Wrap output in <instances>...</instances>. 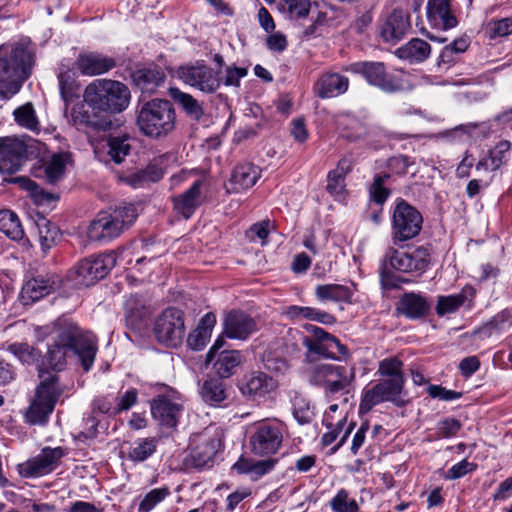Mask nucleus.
Segmentation results:
<instances>
[{
  "mask_svg": "<svg viewBox=\"0 0 512 512\" xmlns=\"http://www.w3.org/2000/svg\"><path fill=\"white\" fill-rule=\"evenodd\" d=\"M59 90L62 99L69 103L78 96L79 84L76 80V72L67 68L61 69L58 74Z\"/></svg>",
  "mask_w": 512,
  "mask_h": 512,
  "instance_id": "37998d69",
  "label": "nucleus"
},
{
  "mask_svg": "<svg viewBox=\"0 0 512 512\" xmlns=\"http://www.w3.org/2000/svg\"><path fill=\"white\" fill-rule=\"evenodd\" d=\"M27 159V146L17 138H0V174L18 172Z\"/></svg>",
  "mask_w": 512,
  "mask_h": 512,
  "instance_id": "dca6fc26",
  "label": "nucleus"
},
{
  "mask_svg": "<svg viewBox=\"0 0 512 512\" xmlns=\"http://www.w3.org/2000/svg\"><path fill=\"white\" fill-rule=\"evenodd\" d=\"M150 409L153 419L162 428L172 429L178 425L184 405L179 394L169 391L153 398Z\"/></svg>",
  "mask_w": 512,
  "mask_h": 512,
  "instance_id": "f8f14e48",
  "label": "nucleus"
},
{
  "mask_svg": "<svg viewBox=\"0 0 512 512\" xmlns=\"http://www.w3.org/2000/svg\"><path fill=\"white\" fill-rule=\"evenodd\" d=\"M389 177L390 174L388 173L377 174L370 186V198L379 205H382L390 195V190L385 187V182Z\"/></svg>",
  "mask_w": 512,
  "mask_h": 512,
  "instance_id": "603ef678",
  "label": "nucleus"
},
{
  "mask_svg": "<svg viewBox=\"0 0 512 512\" xmlns=\"http://www.w3.org/2000/svg\"><path fill=\"white\" fill-rule=\"evenodd\" d=\"M429 304L420 294L405 293L399 300L397 310L410 319H417L426 315L429 311Z\"/></svg>",
  "mask_w": 512,
  "mask_h": 512,
  "instance_id": "c85d7f7f",
  "label": "nucleus"
},
{
  "mask_svg": "<svg viewBox=\"0 0 512 512\" xmlns=\"http://www.w3.org/2000/svg\"><path fill=\"white\" fill-rule=\"evenodd\" d=\"M429 262L430 254L425 247L421 246L407 251L389 248L380 271L383 288L394 289L398 287L399 278L393 274L392 270L404 273L423 272Z\"/></svg>",
  "mask_w": 512,
  "mask_h": 512,
  "instance_id": "7ed1b4c3",
  "label": "nucleus"
},
{
  "mask_svg": "<svg viewBox=\"0 0 512 512\" xmlns=\"http://www.w3.org/2000/svg\"><path fill=\"white\" fill-rule=\"evenodd\" d=\"M68 159L66 153L54 154L51 157L45 166V175L49 183L54 184L63 177Z\"/></svg>",
  "mask_w": 512,
  "mask_h": 512,
  "instance_id": "de8ad7c7",
  "label": "nucleus"
},
{
  "mask_svg": "<svg viewBox=\"0 0 512 512\" xmlns=\"http://www.w3.org/2000/svg\"><path fill=\"white\" fill-rule=\"evenodd\" d=\"M202 181H195L189 189L173 198L175 211L188 219L202 203Z\"/></svg>",
  "mask_w": 512,
  "mask_h": 512,
  "instance_id": "393cba45",
  "label": "nucleus"
},
{
  "mask_svg": "<svg viewBox=\"0 0 512 512\" xmlns=\"http://www.w3.org/2000/svg\"><path fill=\"white\" fill-rule=\"evenodd\" d=\"M269 222L262 221L259 223L253 224L250 229L247 231V236L251 241H256L257 239L261 241V244H265V240L269 234Z\"/></svg>",
  "mask_w": 512,
  "mask_h": 512,
  "instance_id": "774afa93",
  "label": "nucleus"
},
{
  "mask_svg": "<svg viewBox=\"0 0 512 512\" xmlns=\"http://www.w3.org/2000/svg\"><path fill=\"white\" fill-rule=\"evenodd\" d=\"M220 446L221 441L216 434L203 432L193 436L190 453L192 464L196 468L211 466Z\"/></svg>",
  "mask_w": 512,
  "mask_h": 512,
  "instance_id": "a211bd4d",
  "label": "nucleus"
},
{
  "mask_svg": "<svg viewBox=\"0 0 512 512\" xmlns=\"http://www.w3.org/2000/svg\"><path fill=\"white\" fill-rule=\"evenodd\" d=\"M327 191L334 197L340 198L344 193L345 176L333 171L329 172L327 177Z\"/></svg>",
  "mask_w": 512,
  "mask_h": 512,
  "instance_id": "680f3d73",
  "label": "nucleus"
},
{
  "mask_svg": "<svg viewBox=\"0 0 512 512\" xmlns=\"http://www.w3.org/2000/svg\"><path fill=\"white\" fill-rule=\"evenodd\" d=\"M83 97L93 110L116 114L128 107L131 95L129 88L119 81L97 79L86 87Z\"/></svg>",
  "mask_w": 512,
  "mask_h": 512,
  "instance_id": "f03ea898",
  "label": "nucleus"
},
{
  "mask_svg": "<svg viewBox=\"0 0 512 512\" xmlns=\"http://www.w3.org/2000/svg\"><path fill=\"white\" fill-rule=\"evenodd\" d=\"M277 382L263 372H254L248 376L240 385L243 395L251 398L263 397L273 391Z\"/></svg>",
  "mask_w": 512,
  "mask_h": 512,
  "instance_id": "a878e982",
  "label": "nucleus"
},
{
  "mask_svg": "<svg viewBox=\"0 0 512 512\" xmlns=\"http://www.w3.org/2000/svg\"><path fill=\"white\" fill-rule=\"evenodd\" d=\"M176 74L185 84L204 93H214L221 84L218 73L200 62L180 66Z\"/></svg>",
  "mask_w": 512,
  "mask_h": 512,
  "instance_id": "4468645a",
  "label": "nucleus"
},
{
  "mask_svg": "<svg viewBox=\"0 0 512 512\" xmlns=\"http://www.w3.org/2000/svg\"><path fill=\"white\" fill-rule=\"evenodd\" d=\"M490 37H504L512 33V19L503 18L489 24Z\"/></svg>",
  "mask_w": 512,
  "mask_h": 512,
  "instance_id": "0e129e2a",
  "label": "nucleus"
},
{
  "mask_svg": "<svg viewBox=\"0 0 512 512\" xmlns=\"http://www.w3.org/2000/svg\"><path fill=\"white\" fill-rule=\"evenodd\" d=\"M36 227L41 249L44 253H47L60 239V230L45 217H39L37 219Z\"/></svg>",
  "mask_w": 512,
  "mask_h": 512,
  "instance_id": "58836bf2",
  "label": "nucleus"
},
{
  "mask_svg": "<svg viewBox=\"0 0 512 512\" xmlns=\"http://www.w3.org/2000/svg\"><path fill=\"white\" fill-rule=\"evenodd\" d=\"M286 315L291 319H309L325 325L336 322L332 314L313 307L290 306L286 310Z\"/></svg>",
  "mask_w": 512,
  "mask_h": 512,
  "instance_id": "4c0bfd02",
  "label": "nucleus"
},
{
  "mask_svg": "<svg viewBox=\"0 0 512 512\" xmlns=\"http://www.w3.org/2000/svg\"><path fill=\"white\" fill-rule=\"evenodd\" d=\"M428 394L432 398H437L443 401H453L459 399L462 394L457 391L448 390L439 385H431L428 387Z\"/></svg>",
  "mask_w": 512,
  "mask_h": 512,
  "instance_id": "338daca9",
  "label": "nucleus"
},
{
  "mask_svg": "<svg viewBox=\"0 0 512 512\" xmlns=\"http://www.w3.org/2000/svg\"><path fill=\"white\" fill-rule=\"evenodd\" d=\"M61 394L62 389L56 375L43 378L26 410V422L31 425L46 424Z\"/></svg>",
  "mask_w": 512,
  "mask_h": 512,
  "instance_id": "0eeeda50",
  "label": "nucleus"
},
{
  "mask_svg": "<svg viewBox=\"0 0 512 512\" xmlns=\"http://www.w3.org/2000/svg\"><path fill=\"white\" fill-rule=\"evenodd\" d=\"M261 175V169L252 163L237 165L225 184L228 193H239L251 188Z\"/></svg>",
  "mask_w": 512,
  "mask_h": 512,
  "instance_id": "412c9836",
  "label": "nucleus"
},
{
  "mask_svg": "<svg viewBox=\"0 0 512 512\" xmlns=\"http://www.w3.org/2000/svg\"><path fill=\"white\" fill-rule=\"evenodd\" d=\"M92 412H99L107 415H116V403L111 396H100L94 399L92 403Z\"/></svg>",
  "mask_w": 512,
  "mask_h": 512,
  "instance_id": "052dcab7",
  "label": "nucleus"
},
{
  "mask_svg": "<svg viewBox=\"0 0 512 512\" xmlns=\"http://www.w3.org/2000/svg\"><path fill=\"white\" fill-rule=\"evenodd\" d=\"M396 55L400 59L409 62H422L430 55V45L419 38L411 39L408 43L396 50Z\"/></svg>",
  "mask_w": 512,
  "mask_h": 512,
  "instance_id": "e433bc0d",
  "label": "nucleus"
},
{
  "mask_svg": "<svg viewBox=\"0 0 512 512\" xmlns=\"http://www.w3.org/2000/svg\"><path fill=\"white\" fill-rule=\"evenodd\" d=\"M55 343L69 347L79 359L84 371H89L93 366L97 353V344L94 336L84 333L70 319L59 318L53 323Z\"/></svg>",
  "mask_w": 512,
  "mask_h": 512,
  "instance_id": "20e7f679",
  "label": "nucleus"
},
{
  "mask_svg": "<svg viewBox=\"0 0 512 512\" xmlns=\"http://www.w3.org/2000/svg\"><path fill=\"white\" fill-rule=\"evenodd\" d=\"M216 324L213 313H206L200 320L196 329L188 336L187 343L194 350L202 349L211 337L212 329Z\"/></svg>",
  "mask_w": 512,
  "mask_h": 512,
  "instance_id": "72a5a7b5",
  "label": "nucleus"
},
{
  "mask_svg": "<svg viewBox=\"0 0 512 512\" xmlns=\"http://www.w3.org/2000/svg\"><path fill=\"white\" fill-rule=\"evenodd\" d=\"M403 363L397 358H386L379 362L378 373L386 379H399L404 384Z\"/></svg>",
  "mask_w": 512,
  "mask_h": 512,
  "instance_id": "8fccbe9b",
  "label": "nucleus"
},
{
  "mask_svg": "<svg viewBox=\"0 0 512 512\" xmlns=\"http://www.w3.org/2000/svg\"><path fill=\"white\" fill-rule=\"evenodd\" d=\"M55 284V281L45 279L42 276H37L27 281L23 286L20 294L23 304H32L33 302L50 294L54 289Z\"/></svg>",
  "mask_w": 512,
  "mask_h": 512,
  "instance_id": "cd10ccee",
  "label": "nucleus"
},
{
  "mask_svg": "<svg viewBox=\"0 0 512 512\" xmlns=\"http://www.w3.org/2000/svg\"><path fill=\"white\" fill-rule=\"evenodd\" d=\"M69 347L54 343L48 349L47 362L48 365L56 371H61L66 366L67 352Z\"/></svg>",
  "mask_w": 512,
  "mask_h": 512,
  "instance_id": "5fc2aeb1",
  "label": "nucleus"
},
{
  "mask_svg": "<svg viewBox=\"0 0 512 512\" xmlns=\"http://www.w3.org/2000/svg\"><path fill=\"white\" fill-rule=\"evenodd\" d=\"M256 331V321L245 312L233 310L224 318L223 335L227 338L244 341Z\"/></svg>",
  "mask_w": 512,
  "mask_h": 512,
  "instance_id": "6ab92c4d",
  "label": "nucleus"
},
{
  "mask_svg": "<svg viewBox=\"0 0 512 512\" xmlns=\"http://www.w3.org/2000/svg\"><path fill=\"white\" fill-rule=\"evenodd\" d=\"M6 350L14 355L21 363L32 365L38 363L41 353L27 343L9 344Z\"/></svg>",
  "mask_w": 512,
  "mask_h": 512,
  "instance_id": "49530a36",
  "label": "nucleus"
},
{
  "mask_svg": "<svg viewBox=\"0 0 512 512\" xmlns=\"http://www.w3.org/2000/svg\"><path fill=\"white\" fill-rule=\"evenodd\" d=\"M171 494L169 488L160 487L149 491L141 500L138 512H150Z\"/></svg>",
  "mask_w": 512,
  "mask_h": 512,
  "instance_id": "09e8293b",
  "label": "nucleus"
},
{
  "mask_svg": "<svg viewBox=\"0 0 512 512\" xmlns=\"http://www.w3.org/2000/svg\"><path fill=\"white\" fill-rule=\"evenodd\" d=\"M315 296L318 301L352 303L353 290L340 284H323L315 287Z\"/></svg>",
  "mask_w": 512,
  "mask_h": 512,
  "instance_id": "7c9ffc66",
  "label": "nucleus"
},
{
  "mask_svg": "<svg viewBox=\"0 0 512 512\" xmlns=\"http://www.w3.org/2000/svg\"><path fill=\"white\" fill-rule=\"evenodd\" d=\"M0 231L14 241L22 240L24 237L18 216L10 210L0 211Z\"/></svg>",
  "mask_w": 512,
  "mask_h": 512,
  "instance_id": "ea45409f",
  "label": "nucleus"
},
{
  "mask_svg": "<svg viewBox=\"0 0 512 512\" xmlns=\"http://www.w3.org/2000/svg\"><path fill=\"white\" fill-rule=\"evenodd\" d=\"M420 212L404 200H399L392 213V240L394 244L416 237L421 231Z\"/></svg>",
  "mask_w": 512,
  "mask_h": 512,
  "instance_id": "6e6552de",
  "label": "nucleus"
},
{
  "mask_svg": "<svg viewBox=\"0 0 512 512\" xmlns=\"http://www.w3.org/2000/svg\"><path fill=\"white\" fill-rule=\"evenodd\" d=\"M162 177V174L154 168L136 171L124 178V181L133 188L143 187L147 183L156 182Z\"/></svg>",
  "mask_w": 512,
  "mask_h": 512,
  "instance_id": "3c124183",
  "label": "nucleus"
},
{
  "mask_svg": "<svg viewBox=\"0 0 512 512\" xmlns=\"http://www.w3.org/2000/svg\"><path fill=\"white\" fill-rule=\"evenodd\" d=\"M64 456L62 448L46 447L37 456L19 465V472L26 478L40 477L49 474L58 466Z\"/></svg>",
  "mask_w": 512,
  "mask_h": 512,
  "instance_id": "f3484780",
  "label": "nucleus"
},
{
  "mask_svg": "<svg viewBox=\"0 0 512 512\" xmlns=\"http://www.w3.org/2000/svg\"><path fill=\"white\" fill-rule=\"evenodd\" d=\"M115 65L114 59L96 52L81 53L76 60L77 69L87 76L104 74Z\"/></svg>",
  "mask_w": 512,
  "mask_h": 512,
  "instance_id": "4be33fe9",
  "label": "nucleus"
},
{
  "mask_svg": "<svg viewBox=\"0 0 512 512\" xmlns=\"http://www.w3.org/2000/svg\"><path fill=\"white\" fill-rule=\"evenodd\" d=\"M164 74L156 69H145L139 72L138 80L143 83V89L151 90L164 81Z\"/></svg>",
  "mask_w": 512,
  "mask_h": 512,
  "instance_id": "13d9d810",
  "label": "nucleus"
},
{
  "mask_svg": "<svg viewBox=\"0 0 512 512\" xmlns=\"http://www.w3.org/2000/svg\"><path fill=\"white\" fill-rule=\"evenodd\" d=\"M275 463L276 461L273 459L254 460L241 457L233 465V469L241 474H249L251 479L257 480L265 474L269 473L273 469Z\"/></svg>",
  "mask_w": 512,
  "mask_h": 512,
  "instance_id": "f704fd0d",
  "label": "nucleus"
},
{
  "mask_svg": "<svg viewBox=\"0 0 512 512\" xmlns=\"http://www.w3.org/2000/svg\"><path fill=\"white\" fill-rule=\"evenodd\" d=\"M330 506L334 512H357L358 504L354 499H350L348 492L344 489L338 493L330 501Z\"/></svg>",
  "mask_w": 512,
  "mask_h": 512,
  "instance_id": "6e6d98bb",
  "label": "nucleus"
},
{
  "mask_svg": "<svg viewBox=\"0 0 512 512\" xmlns=\"http://www.w3.org/2000/svg\"><path fill=\"white\" fill-rule=\"evenodd\" d=\"M213 368L220 378L233 375L243 361V356L237 350H223L213 360Z\"/></svg>",
  "mask_w": 512,
  "mask_h": 512,
  "instance_id": "2f4dec72",
  "label": "nucleus"
},
{
  "mask_svg": "<svg viewBox=\"0 0 512 512\" xmlns=\"http://www.w3.org/2000/svg\"><path fill=\"white\" fill-rule=\"evenodd\" d=\"M33 64L31 51L21 45L0 47V96L10 98L29 77Z\"/></svg>",
  "mask_w": 512,
  "mask_h": 512,
  "instance_id": "f257e3e1",
  "label": "nucleus"
},
{
  "mask_svg": "<svg viewBox=\"0 0 512 512\" xmlns=\"http://www.w3.org/2000/svg\"><path fill=\"white\" fill-rule=\"evenodd\" d=\"M116 263L117 255L113 251L95 258H86L70 271L69 277L76 286H90L104 278Z\"/></svg>",
  "mask_w": 512,
  "mask_h": 512,
  "instance_id": "1a4fd4ad",
  "label": "nucleus"
},
{
  "mask_svg": "<svg viewBox=\"0 0 512 512\" xmlns=\"http://www.w3.org/2000/svg\"><path fill=\"white\" fill-rule=\"evenodd\" d=\"M130 137L127 135L110 137L107 141V154L117 164L121 163L130 153Z\"/></svg>",
  "mask_w": 512,
  "mask_h": 512,
  "instance_id": "a18cd8bd",
  "label": "nucleus"
},
{
  "mask_svg": "<svg viewBox=\"0 0 512 512\" xmlns=\"http://www.w3.org/2000/svg\"><path fill=\"white\" fill-rule=\"evenodd\" d=\"M154 332L157 340L167 346L177 347L185 336L183 313L177 308H168L156 319Z\"/></svg>",
  "mask_w": 512,
  "mask_h": 512,
  "instance_id": "9b49d317",
  "label": "nucleus"
},
{
  "mask_svg": "<svg viewBox=\"0 0 512 512\" xmlns=\"http://www.w3.org/2000/svg\"><path fill=\"white\" fill-rule=\"evenodd\" d=\"M176 115L168 100L152 99L143 103L138 111L136 124L139 130L151 138L168 135L175 128Z\"/></svg>",
  "mask_w": 512,
  "mask_h": 512,
  "instance_id": "39448f33",
  "label": "nucleus"
},
{
  "mask_svg": "<svg viewBox=\"0 0 512 512\" xmlns=\"http://www.w3.org/2000/svg\"><path fill=\"white\" fill-rule=\"evenodd\" d=\"M427 17L431 24L448 30L457 26V18L451 11V0H428Z\"/></svg>",
  "mask_w": 512,
  "mask_h": 512,
  "instance_id": "5701e85b",
  "label": "nucleus"
},
{
  "mask_svg": "<svg viewBox=\"0 0 512 512\" xmlns=\"http://www.w3.org/2000/svg\"><path fill=\"white\" fill-rule=\"evenodd\" d=\"M404 384L399 379H382L372 386L363 390L360 403V412L367 413L374 406L382 402H393L400 405V394Z\"/></svg>",
  "mask_w": 512,
  "mask_h": 512,
  "instance_id": "ddd939ff",
  "label": "nucleus"
},
{
  "mask_svg": "<svg viewBox=\"0 0 512 512\" xmlns=\"http://www.w3.org/2000/svg\"><path fill=\"white\" fill-rule=\"evenodd\" d=\"M285 7L294 17H305L310 10L309 0H284Z\"/></svg>",
  "mask_w": 512,
  "mask_h": 512,
  "instance_id": "69168bd1",
  "label": "nucleus"
},
{
  "mask_svg": "<svg viewBox=\"0 0 512 512\" xmlns=\"http://www.w3.org/2000/svg\"><path fill=\"white\" fill-rule=\"evenodd\" d=\"M170 95L179 104L185 113L193 120H199L203 116V108L200 103L190 94L180 91L178 88H171Z\"/></svg>",
  "mask_w": 512,
  "mask_h": 512,
  "instance_id": "a19ab883",
  "label": "nucleus"
},
{
  "mask_svg": "<svg viewBox=\"0 0 512 512\" xmlns=\"http://www.w3.org/2000/svg\"><path fill=\"white\" fill-rule=\"evenodd\" d=\"M201 395L206 403L213 406L219 405L227 397L224 384L217 379L205 381L201 388Z\"/></svg>",
  "mask_w": 512,
  "mask_h": 512,
  "instance_id": "c03bdc74",
  "label": "nucleus"
},
{
  "mask_svg": "<svg viewBox=\"0 0 512 512\" xmlns=\"http://www.w3.org/2000/svg\"><path fill=\"white\" fill-rule=\"evenodd\" d=\"M293 414L299 424L310 423L314 417V409L304 398H295Z\"/></svg>",
  "mask_w": 512,
  "mask_h": 512,
  "instance_id": "4d7b16f0",
  "label": "nucleus"
},
{
  "mask_svg": "<svg viewBox=\"0 0 512 512\" xmlns=\"http://www.w3.org/2000/svg\"><path fill=\"white\" fill-rule=\"evenodd\" d=\"M410 28L408 15L402 9H394L381 27V36L386 42L403 38Z\"/></svg>",
  "mask_w": 512,
  "mask_h": 512,
  "instance_id": "b1692460",
  "label": "nucleus"
},
{
  "mask_svg": "<svg viewBox=\"0 0 512 512\" xmlns=\"http://www.w3.org/2000/svg\"><path fill=\"white\" fill-rule=\"evenodd\" d=\"M348 85L347 77L338 73H326L319 78L314 89L320 98H331L345 93Z\"/></svg>",
  "mask_w": 512,
  "mask_h": 512,
  "instance_id": "bb28decb",
  "label": "nucleus"
},
{
  "mask_svg": "<svg viewBox=\"0 0 512 512\" xmlns=\"http://www.w3.org/2000/svg\"><path fill=\"white\" fill-rule=\"evenodd\" d=\"M15 122L22 128L39 132L40 122L32 103L27 102L13 111Z\"/></svg>",
  "mask_w": 512,
  "mask_h": 512,
  "instance_id": "79ce46f5",
  "label": "nucleus"
},
{
  "mask_svg": "<svg viewBox=\"0 0 512 512\" xmlns=\"http://www.w3.org/2000/svg\"><path fill=\"white\" fill-rule=\"evenodd\" d=\"M125 318L127 325L132 329H137L145 319L146 301L139 295H130L125 303Z\"/></svg>",
  "mask_w": 512,
  "mask_h": 512,
  "instance_id": "c9c22d12",
  "label": "nucleus"
},
{
  "mask_svg": "<svg viewBox=\"0 0 512 512\" xmlns=\"http://www.w3.org/2000/svg\"><path fill=\"white\" fill-rule=\"evenodd\" d=\"M158 445L157 437L137 438L129 445L127 459L133 463L144 462L156 453Z\"/></svg>",
  "mask_w": 512,
  "mask_h": 512,
  "instance_id": "c756f323",
  "label": "nucleus"
},
{
  "mask_svg": "<svg viewBox=\"0 0 512 512\" xmlns=\"http://www.w3.org/2000/svg\"><path fill=\"white\" fill-rule=\"evenodd\" d=\"M475 295V289L471 286H466L458 294L439 296L437 299L436 313L439 316L454 313L466 301L471 300Z\"/></svg>",
  "mask_w": 512,
  "mask_h": 512,
  "instance_id": "473e14b6",
  "label": "nucleus"
},
{
  "mask_svg": "<svg viewBox=\"0 0 512 512\" xmlns=\"http://www.w3.org/2000/svg\"><path fill=\"white\" fill-rule=\"evenodd\" d=\"M113 218H117L118 227L121 232L129 227L137 218V210L133 204H124L110 212Z\"/></svg>",
  "mask_w": 512,
  "mask_h": 512,
  "instance_id": "864d4df0",
  "label": "nucleus"
},
{
  "mask_svg": "<svg viewBox=\"0 0 512 512\" xmlns=\"http://www.w3.org/2000/svg\"><path fill=\"white\" fill-rule=\"evenodd\" d=\"M286 425L279 420H262L248 431V446L252 454L260 457L276 454L282 447Z\"/></svg>",
  "mask_w": 512,
  "mask_h": 512,
  "instance_id": "423d86ee",
  "label": "nucleus"
},
{
  "mask_svg": "<svg viewBox=\"0 0 512 512\" xmlns=\"http://www.w3.org/2000/svg\"><path fill=\"white\" fill-rule=\"evenodd\" d=\"M117 225V218H113L110 212H100L88 226L87 237L93 242L110 241L122 233Z\"/></svg>",
  "mask_w": 512,
  "mask_h": 512,
  "instance_id": "aec40b11",
  "label": "nucleus"
},
{
  "mask_svg": "<svg viewBox=\"0 0 512 512\" xmlns=\"http://www.w3.org/2000/svg\"><path fill=\"white\" fill-rule=\"evenodd\" d=\"M138 392L135 388H130L117 398L116 412L117 414L129 410L137 403Z\"/></svg>",
  "mask_w": 512,
  "mask_h": 512,
  "instance_id": "e2e57ef3",
  "label": "nucleus"
},
{
  "mask_svg": "<svg viewBox=\"0 0 512 512\" xmlns=\"http://www.w3.org/2000/svg\"><path fill=\"white\" fill-rule=\"evenodd\" d=\"M477 465L473 462H469L467 459H463L460 462L454 464L446 473L445 478L448 480H455L464 477L465 475L472 473L476 470Z\"/></svg>",
  "mask_w": 512,
  "mask_h": 512,
  "instance_id": "bf43d9fd",
  "label": "nucleus"
},
{
  "mask_svg": "<svg viewBox=\"0 0 512 512\" xmlns=\"http://www.w3.org/2000/svg\"><path fill=\"white\" fill-rule=\"evenodd\" d=\"M346 70L362 74L369 84L386 92H393L401 87L396 77L387 73L384 64L381 62L354 63Z\"/></svg>",
  "mask_w": 512,
  "mask_h": 512,
  "instance_id": "2eb2a0df",
  "label": "nucleus"
},
{
  "mask_svg": "<svg viewBox=\"0 0 512 512\" xmlns=\"http://www.w3.org/2000/svg\"><path fill=\"white\" fill-rule=\"evenodd\" d=\"M354 368L350 366L321 363L313 367L310 380L323 386L330 393L345 390L354 380Z\"/></svg>",
  "mask_w": 512,
  "mask_h": 512,
  "instance_id": "9d476101",
  "label": "nucleus"
}]
</instances>
